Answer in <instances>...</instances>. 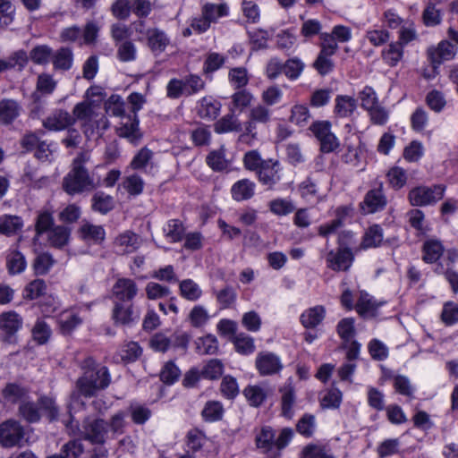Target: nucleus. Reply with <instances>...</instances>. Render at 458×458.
<instances>
[{
    "mask_svg": "<svg viewBox=\"0 0 458 458\" xmlns=\"http://www.w3.org/2000/svg\"><path fill=\"white\" fill-rule=\"evenodd\" d=\"M255 185L249 180H242L236 182L233 189V197L236 200H244L253 196Z\"/></svg>",
    "mask_w": 458,
    "mask_h": 458,
    "instance_id": "obj_43",
    "label": "nucleus"
},
{
    "mask_svg": "<svg viewBox=\"0 0 458 458\" xmlns=\"http://www.w3.org/2000/svg\"><path fill=\"white\" fill-rule=\"evenodd\" d=\"M53 214L54 211L51 208H45L38 211L35 223L36 234L33 239L34 242L38 241L40 235L46 233L55 226Z\"/></svg>",
    "mask_w": 458,
    "mask_h": 458,
    "instance_id": "obj_25",
    "label": "nucleus"
},
{
    "mask_svg": "<svg viewBox=\"0 0 458 458\" xmlns=\"http://www.w3.org/2000/svg\"><path fill=\"white\" fill-rule=\"evenodd\" d=\"M116 55L121 62H132L137 57L136 46L131 41L125 40L118 46Z\"/></svg>",
    "mask_w": 458,
    "mask_h": 458,
    "instance_id": "obj_54",
    "label": "nucleus"
},
{
    "mask_svg": "<svg viewBox=\"0 0 458 458\" xmlns=\"http://www.w3.org/2000/svg\"><path fill=\"white\" fill-rule=\"evenodd\" d=\"M389 185L395 189L403 188L407 182V174L404 169L399 166L390 168L386 174Z\"/></svg>",
    "mask_w": 458,
    "mask_h": 458,
    "instance_id": "obj_52",
    "label": "nucleus"
},
{
    "mask_svg": "<svg viewBox=\"0 0 458 458\" xmlns=\"http://www.w3.org/2000/svg\"><path fill=\"white\" fill-rule=\"evenodd\" d=\"M23 226L22 219L18 216L5 215L0 216V233L13 235Z\"/></svg>",
    "mask_w": 458,
    "mask_h": 458,
    "instance_id": "obj_34",
    "label": "nucleus"
},
{
    "mask_svg": "<svg viewBox=\"0 0 458 458\" xmlns=\"http://www.w3.org/2000/svg\"><path fill=\"white\" fill-rule=\"evenodd\" d=\"M256 369L262 376L273 375L283 369L281 359L270 352H261L256 357Z\"/></svg>",
    "mask_w": 458,
    "mask_h": 458,
    "instance_id": "obj_7",
    "label": "nucleus"
},
{
    "mask_svg": "<svg viewBox=\"0 0 458 458\" xmlns=\"http://www.w3.org/2000/svg\"><path fill=\"white\" fill-rule=\"evenodd\" d=\"M280 165L277 161L267 160L258 171L259 181L269 187L280 181Z\"/></svg>",
    "mask_w": 458,
    "mask_h": 458,
    "instance_id": "obj_16",
    "label": "nucleus"
},
{
    "mask_svg": "<svg viewBox=\"0 0 458 458\" xmlns=\"http://www.w3.org/2000/svg\"><path fill=\"white\" fill-rule=\"evenodd\" d=\"M18 414L29 423L39 421L40 412L38 403H35L33 402L25 401L24 399L19 405Z\"/></svg>",
    "mask_w": 458,
    "mask_h": 458,
    "instance_id": "obj_33",
    "label": "nucleus"
},
{
    "mask_svg": "<svg viewBox=\"0 0 458 458\" xmlns=\"http://www.w3.org/2000/svg\"><path fill=\"white\" fill-rule=\"evenodd\" d=\"M226 150L223 147L218 150L212 151L207 157L208 165L215 171H221L227 165V160L225 159Z\"/></svg>",
    "mask_w": 458,
    "mask_h": 458,
    "instance_id": "obj_58",
    "label": "nucleus"
},
{
    "mask_svg": "<svg viewBox=\"0 0 458 458\" xmlns=\"http://www.w3.org/2000/svg\"><path fill=\"white\" fill-rule=\"evenodd\" d=\"M6 267L11 275L22 273L27 267L25 256L17 250H10L6 257Z\"/></svg>",
    "mask_w": 458,
    "mask_h": 458,
    "instance_id": "obj_29",
    "label": "nucleus"
},
{
    "mask_svg": "<svg viewBox=\"0 0 458 458\" xmlns=\"http://www.w3.org/2000/svg\"><path fill=\"white\" fill-rule=\"evenodd\" d=\"M281 396V414L287 419H292L294 415V405L296 403V394L293 386L291 385L284 386L280 390Z\"/></svg>",
    "mask_w": 458,
    "mask_h": 458,
    "instance_id": "obj_24",
    "label": "nucleus"
},
{
    "mask_svg": "<svg viewBox=\"0 0 458 458\" xmlns=\"http://www.w3.org/2000/svg\"><path fill=\"white\" fill-rule=\"evenodd\" d=\"M357 108V101L348 95H337L335 98L334 113L339 117L351 116Z\"/></svg>",
    "mask_w": 458,
    "mask_h": 458,
    "instance_id": "obj_22",
    "label": "nucleus"
},
{
    "mask_svg": "<svg viewBox=\"0 0 458 458\" xmlns=\"http://www.w3.org/2000/svg\"><path fill=\"white\" fill-rule=\"evenodd\" d=\"M114 207L113 198L104 192H97L92 197V209L101 214H106Z\"/></svg>",
    "mask_w": 458,
    "mask_h": 458,
    "instance_id": "obj_49",
    "label": "nucleus"
},
{
    "mask_svg": "<svg viewBox=\"0 0 458 458\" xmlns=\"http://www.w3.org/2000/svg\"><path fill=\"white\" fill-rule=\"evenodd\" d=\"M244 395L253 406L260 405L267 395V389L261 386H249L244 389Z\"/></svg>",
    "mask_w": 458,
    "mask_h": 458,
    "instance_id": "obj_44",
    "label": "nucleus"
},
{
    "mask_svg": "<svg viewBox=\"0 0 458 458\" xmlns=\"http://www.w3.org/2000/svg\"><path fill=\"white\" fill-rule=\"evenodd\" d=\"M72 113V117L75 121L91 122L96 117L93 105L89 101L78 103L74 106Z\"/></svg>",
    "mask_w": 458,
    "mask_h": 458,
    "instance_id": "obj_48",
    "label": "nucleus"
},
{
    "mask_svg": "<svg viewBox=\"0 0 458 458\" xmlns=\"http://www.w3.org/2000/svg\"><path fill=\"white\" fill-rule=\"evenodd\" d=\"M304 66L301 59L294 57L287 60L284 64L283 72L289 80L295 81L301 76Z\"/></svg>",
    "mask_w": 458,
    "mask_h": 458,
    "instance_id": "obj_53",
    "label": "nucleus"
},
{
    "mask_svg": "<svg viewBox=\"0 0 458 458\" xmlns=\"http://www.w3.org/2000/svg\"><path fill=\"white\" fill-rule=\"evenodd\" d=\"M22 318L15 311H6L0 314V331L4 342L13 344L16 334L22 327Z\"/></svg>",
    "mask_w": 458,
    "mask_h": 458,
    "instance_id": "obj_6",
    "label": "nucleus"
},
{
    "mask_svg": "<svg viewBox=\"0 0 458 458\" xmlns=\"http://www.w3.org/2000/svg\"><path fill=\"white\" fill-rule=\"evenodd\" d=\"M383 231L380 226L375 225L365 232L360 249L366 250L378 247L383 242Z\"/></svg>",
    "mask_w": 458,
    "mask_h": 458,
    "instance_id": "obj_32",
    "label": "nucleus"
},
{
    "mask_svg": "<svg viewBox=\"0 0 458 458\" xmlns=\"http://www.w3.org/2000/svg\"><path fill=\"white\" fill-rule=\"evenodd\" d=\"M256 445L264 454H268L271 458H276L279 453L273 451L275 447V433L270 427H263L256 437Z\"/></svg>",
    "mask_w": 458,
    "mask_h": 458,
    "instance_id": "obj_18",
    "label": "nucleus"
},
{
    "mask_svg": "<svg viewBox=\"0 0 458 458\" xmlns=\"http://www.w3.org/2000/svg\"><path fill=\"white\" fill-rule=\"evenodd\" d=\"M342 399L343 394L338 388H330L321 394L319 403L323 409H337Z\"/></svg>",
    "mask_w": 458,
    "mask_h": 458,
    "instance_id": "obj_36",
    "label": "nucleus"
},
{
    "mask_svg": "<svg viewBox=\"0 0 458 458\" xmlns=\"http://www.w3.org/2000/svg\"><path fill=\"white\" fill-rule=\"evenodd\" d=\"M47 233V245L55 249H62L70 242L71 229L64 225H55Z\"/></svg>",
    "mask_w": 458,
    "mask_h": 458,
    "instance_id": "obj_19",
    "label": "nucleus"
},
{
    "mask_svg": "<svg viewBox=\"0 0 458 458\" xmlns=\"http://www.w3.org/2000/svg\"><path fill=\"white\" fill-rule=\"evenodd\" d=\"M24 436V427L15 420H7L0 424V445L4 448L22 446Z\"/></svg>",
    "mask_w": 458,
    "mask_h": 458,
    "instance_id": "obj_4",
    "label": "nucleus"
},
{
    "mask_svg": "<svg viewBox=\"0 0 458 458\" xmlns=\"http://www.w3.org/2000/svg\"><path fill=\"white\" fill-rule=\"evenodd\" d=\"M114 247L122 254H128L136 251L140 246L139 235L131 231H125L119 234L114 242Z\"/></svg>",
    "mask_w": 458,
    "mask_h": 458,
    "instance_id": "obj_15",
    "label": "nucleus"
},
{
    "mask_svg": "<svg viewBox=\"0 0 458 458\" xmlns=\"http://www.w3.org/2000/svg\"><path fill=\"white\" fill-rule=\"evenodd\" d=\"M51 60L55 70L67 71L72 66V51L68 47H62L55 53H52Z\"/></svg>",
    "mask_w": 458,
    "mask_h": 458,
    "instance_id": "obj_28",
    "label": "nucleus"
},
{
    "mask_svg": "<svg viewBox=\"0 0 458 458\" xmlns=\"http://www.w3.org/2000/svg\"><path fill=\"white\" fill-rule=\"evenodd\" d=\"M79 435L94 445H104L108 438V425L103 419L87 417L82 421L81 429L75 426Z\"/></svg>",
    "mask_w": 458,
    "mask_h": 458,
    "instance_id": "obj_3",
    "label": "nucleus"
},
{
    "mask_svg": "<svg viewBox=\"0 0 458 458\" xmlns=\"http://www.w3.org/2000/svg\"><path fill=\"white\" fill-rule=\"evenodd\" d=\"M345 244L344 237H342L338 251H331L327 256L328 267L333 270L345 271L350 268L353 262V254L351 250L343 249Z\"/></svg>",
    "mask_w": 458,
    "mask_h": 458,
    "instance_id": "obj_8",
    "label": "nucleus"
},
{
    "mask_svg": "<svg viewBox=\"0 0 458 458\" xmlns=\"http://www.w3.org/2000/svg\"><path fill=\"white\" fill-rule=\"evenodd\" d=\"M139 318L140 313L133 311L131 304L124 306L121 302H115L113 310V318L116 324L128 325Z\"/></svg>",
    "mask_w": 458,
    "mask_h": 458,
    "instance_id": "obj_23",
    "label": "nucleus"
},
{
    "mask_svg": "<svg viewBox=\"0 0 458 458\" xmlns=\"http://www.w3.org/2000/svg\"><path fill=\"white\" fill-rule=\"evenodd\" d=\"M30 57L37 64H45L52 57V49L47 45L37 46L31 49Z\"/></svg>",
    "mask_w": 458,
    "mask_h": 458,
    "instance_id": "obj_59",
    "label": "nucleus"
},
{
    "mask_svg": "<svg viewBox=\"0 0 458 458\" xmlns=\"http://www.w3.org/2000/svg\"><path fill=\"white\" fill-rule=\"evenodd\" d=\"M403 55V49L401 43L394 42L388 45L382 52V57L386 64L395 66Z\"/></svg>",
    "mask_w": 458,
    "mask_h": 458,
    "instance_id": "obj_40",
    "label": "nucleus"
},
{
    "mask_svg": "<svg viewBox=\"0 0 458 458\" xmlns=\"http://www.w3.org/2000/svg\"><path fill=\"white\" fill-rule=\"evenodd\" d=\"M310 118L309 108L302 104H296L292 107L290 121L297 126H305Z\"/></svg>",
    "mask_w": 458,
    "mask_h": 458,
    "instance_id": "obj_47",
    "label": "nucleus"
},
{
    "mask_svg": "<svg viewBox=\"0 0 458 458\" xmlns=\"http://www.w3.org/2000/svg\"><path fill=\"white\" fill-rule=\"evenodd\" d=\"M226 4H206L202 8V15L209 20V21L214 22L218 18L226 15Z\"/></svg>",
    "mask_w": 458,
    "mask_h": 458,
    "instance_id": "obj_60",
    "label": "nucleus"
},
{
    "mask_svg": "<svg viewBox=\"0 0 458 458\" xmlns=\"http://www.w3.org/2000/svg\"><path fill=\"white\" fill-rule=\"evenodd\" d=\"M224 411V408L219 402L209 401L205 404L201 416L204 420L212 422L221 420Z\"/></svg>",
    "mask_w": 458,
    "mask_h": 458,
    "instance_id": "obj_45",
    "label": "nucleus"
},
{
    "mask_svg": "<svg viewBox=\"0 0 458 458\" xmlns=\"http://www.w3.org/2000/svg\"><path fill=\"white\" fill-rule=\"evenodd\" d=\"M55 264L52 255L47 252L38 254L32 264L34 273L37 276H43L49 272Z\"/></svg>",
    "mask_w": 458,
    "mask_h": 458,
    "instance_id": "obj_46",
    "label": "nucleus"
},
{
    "mask_svg": "<svg viewBox=\"0 0 458 458\" xmlns=\"http://www.w3.org/2000/svg\"><path fill=\"white\" fill-rule=\"evenodd\" d=\"M189 321L194 327H200L207 324L210 316L208 314L207 310L202 306H195L191 310Z\"/></svg>",
    "mask_w": 458,
    "mask_h": 458,
    "instance_id": "obj_63",
    "label": "nucleus"
},
{
    "mask_svg": "<svg viewBox=\"0 0 458 458\" xmlns=\"http://www.w3.org/2000/svg\"><path fill=\"white\" fill-rule=\"evenodd\" d=\"M336 332L344 344L351 342L355 335V320L352 318L341 319L336 326Z\"/></svg>",
    "mask_w": 458,
    "mask_h": 458,
    "instance_id": "obj_41",
    "label": "nucleus"
},
{
    "mask_svg": "<svg viewBox=\"0 0 458 458\" xmlns=\"http://www.w3.org/2000/svg\"><path fill=\"white\" fill-rule=\"evenodd\" d=\"M79 237L89 244H100L106 238V231L102 225L82 221L78 231Z\"/></svg>",
    "mask_w": 458,
    "mask_h": 458,
    "instance_id": "obj_10",
    "label": "nucleus"
},
{
    "mask_svg": "<svg viewBox=\"0 0 458 458\" xmlns=\"http://www.w3.org/2000/svg\"><path fill=\"white\" fill-rule=\"evenodd\" d=\"M221 105L212 98H203L198 107V114L202 118L214 119L220 111Z\"/></svg>",
    "mask_w": 458,
    "mask_h": 458,
    "instance_id": "obj_35",
    "label": "nucleus"
},
{
    "mask_svg": "<svg viewBox=\"0 0 458 458\" xmlns=\"http://www.w3.org/2000/svg\"><path fill=\"white\" fill-rule=\"evenodd\" d=\"M352 38V30L349 27L337 25L335 26L331 34H322L323 44L334 43L332 40L344 43Z\"/></svg>",
    "mask_w": 458,
    "mask_h": 458,
    "instance_id": "obj_39",
    "label": "nucleus"
},
{
    "mask_svg": "<svg viewBox=\"0 0 458 458\" xmlns=\"http://www.w3.org/2000/svg\"><path fill=\"white\" fill-rule=\"evenodd\" d=\"M21 107L13 99L4 98L0 101V124H11L21 113Z\"/></svg>",
    "mask_w": 458,
    "mask_h": 458,
    "instance_id": "obj_20",
    "label": "nucleus"
},
{
    "mask_svg": "<svg viewBox=\"0 0 458 458\" xmlns=\"http://www.w3.org/2000/svg\"><path fill=\"white\" fill-rule=\"evenodd\" d=\"M81 323L82 319L72 311H64L58 318V324L63 334H70Z\"/></svg>",
    "mask_w": 458,
    "mask_h": 458,
    "instance_id": "obj_37",
    "label": "nucleus"
},
{
    "mask_svg": "<svg viewBox=\"0 0 458 458\" xmlns=\"http://www.w3.org/2000/svg\"><path fill=\"white\" fill-rule=\"evenodd\" d=\"M233 344L236 352L242 355L251 354L255 351L254 339L245 333L236 335L233 339Z\"/></svg>",
    "mask_w": 458,
    "mask_h": 458,
    "instance_id": "obj_38",
    "label": "nucleus"
},
{
    "mask_svg": "<svg viewBox=\"0 0 458 458\" xmlns=\"http://www.w3.org/2000/svg\"><path fill=\"white\" fill-rule=\"evenodd\" d=\"M424 155V147L421 142L413 140L404 148L403 157L408 162H416Z\"/></svg>",
    "mask_w": 458,
    "mask_h": 458,
    "instance_id": "obj_64",
    "label": "nucleus"
},
{
    "mask_svg": "<svg viewBox=\"0 0 458 458\" xmlns=\"http://www.w3.org/2000/svg\"><path fill=\"white\" fill-rule=\"evenodd\" d=\"M125 418L126 413L123 411L114 413L107 422L108 432L110 431L113 436L123 434L126 425Z\"/></svg>",
    "mask_w": 458,
    "mask_h": 458,
    "instance_id": "obj_62",
    "label": "nucleus"
},
{
    "mask_svg": "<svg viewBox=\"0 0 458 458\" xmlns=\"http://www.w3.org/2000/svg\"><path fill=\"white\" fill-rule=\"evenodd\" d=\"M359 290L356 286H349L345 281L342 284V294L340 302L343 308L347 310H356V302L359 299Z\"/></svg>",
    "mask_w": 458,
    "mask_h": 458,
    "instance_id": "obj_31",
    "label": "nucleus"
},
{
    "mask_svg": "<svg viewBox=\"0 0 458 458\" xmlns=\"http://www.w3.org/2000/svg\"><path fill=\"white\" fill-rule=\"evenodd\" d=\"M47 285L42 279H35L29 283L23 290V297L28 300H34L46 293Z\"/></svg>",
    "mask_w": 458,
    "mask_h": 458,
    "instance_id": "obj_55",
    "label": "nucleus"
},
{
    "mask_svg": "<svg viewBox=\"0 0 458 458\" xmlns=\"http://www.w3.org/2000/svg\"><path fill=\"white\" fill-rule=\"evenodd\" d=\"M165 236L173 242H179L182 239L184 228L182 224L176 219L170 220L164 228Z\"/></svg>",
    "mask_w": 458,
    "mask_h": 458,
    "instance_id": "obj_61",
    "label": "nucleus"
},
{
    "mask_svg": "<svg viewBox=\"0 0 458 458\" xmlns=\"http://www.w3.org/2000/svg\"><path fill=\"white\" fill-rule=\"evenodd\" d=\"M147 46L156 55L165 52L170 45V38L158 28H149L145 31Z\"/></svg>",
    "mask_w": 458,
    "mask_h": 458,
    "instance_id": "obj_9",
    "label": "nucleus"
},
{
    "mask_svg": "<svg viewBox=\"0 0 458 458\" xmlns=\"http://www.w3.org/2000/svg\"><path fill=\"white\" fill-rule=\"evenodd\" d=\"M359 99L363 109L368 111L379 104L378 97L371 87L366 86L359 92Z\"/></svg>",
    "mask_w": 458,
    "mask_h": 458,
    "instance_id": "obj_56",
    "label": "nucleus"
},
{
    "mask_svg": "<svg viewBox=\"0 0 458 458\" xmlns=\"http://www.w3.org/2000/svg\"><path fill=\"white\" fill-rule=\"evenodd\" d=\"M316 417L310 413L303 414L296 425L297 431L306 437H311L316 431Z\"/></svg>",
    "mask_w": 458,
    "mask_h": 458,
    "instance_id": "obj_51",
    "label": "nucleus"
},
{
    "mask_svg": "<svg viewBox=\"0 0 458 458\" xmlns=\"http://www.w3.org/2000/svg\"><path fill=\"white\" fill-rule=\"evenodd\" d=\"M85 370L76 382V388L81 395L92 397L104 390L110 384V375L106 367H97L91 358L85 360Z\"/></svg>",
    "mask_w": 458,
    "mask_h": 458,
    "instance_id": "obj_1",
    "label": "nucleus"
},
{
    "mask_svg": "<svg viewBox=\"0 0 458 458\" xmlns=\"http://www.w3.org/2000/svg\"><path fill=\"white\" fill-rule=\"evenodd\" d=\"M327 310L322 305L306 309L300 316L301 324L307 329H312L322 324Z\"/></svg>",
    "mask_w": 458,
    "mask_h": 458,
    "instance_id": "obj_14",
    "label": "nucleus"
},
{
    "mask_svg": "<svg viewBox=\"0 0 458 458\" xmlns=\"http://www.w3.org/2000/svg\"><path fill=\"white\" fill-rule=\"evenodd\" d=\"M444 193L442 185L418 186L410 191L408 198L412 206L422 207L435 204L444 197Z\"/></svg>",
    "mask_w": 458,
    "mask_h": 458,
    "instance_id": "obj_5",
    "label": "nucleus"
},
{
    "mask_svg": "<svg viewBox=\"0 0 458 458\" xmlns=\"http://www.w3.org/2000/svg\"><path fill=\"white\" fill-rule=\"evenodd\" d=\"M381 305V302H377L369 293L361 291L359 293V299L356 302V311L363 318H372L377 315Z\"/></svg>",
    "mask_w": 458,
    "mask_h": 458,
    "instance_id": "obj_17",
    "label": "nucleus"
},
{
    "mask_svg": "<svg viewBox=\"0 0 458 458\" xmlns=\"http://www.w3.org/2000/svg\"><path fill=\"white\" fill-rule=\"evenodd\" d=\"M336 43L322 44L321 51L314 63L316 70L321 75L327 74L332 71L334 64L331 60V56L336 52Z\"/></svg>",
    "mask_w": 458,
    "mask_h": 458,
    "instance_id": "obj_13",
    "label": "nucleus"
},
{
    "mask_svg": "<svg viewBox=\"0 0 458 458\" xmlns=\"http://www.w3.org/2000/svg\"><path fill=\"white\" fill-rule=\"evenodd\" d=\"M98 185L86 167H72L63 179V189L69 195L89 192Z\"/></svg>",
    "mask_w": 458,
    "mask_h": 458,
    "instance_id": "obj_2",
    "label": "nucleus"
},
{
    "mask_svg": "<svg viewBox=\"0 0 458 458\" xmlns=\"http://www.w3.org/2000/svg\"><path fill=\"white\" fill-rule=\"evenodd\" d=\"M181 295L190 301H196L201 295L199 286L191 279L183 280L180 283Z\"/></svg>",
    "mask_w": 458,
    "mask_h": 458,
    "instance_id": "obj_57",
    "label": "nucleus"
},
{
    "mask_svg": "<svg viewBox=\"0 0 458 458\" xmlns=\"http://www.w3.org/2000/svg\"><path fill=\"white\" fill-rule=\"evenodd\" d=\"M75 119L65 110L58 109L50 114L43 126L49 131H63L73 125Z\"/></svg>",
    "mask_w": 458,
    "mask_h": 458,
    "instance_id": "obj_12",
    "label": "nucleus"
},
{
    "mask_svg": "<svg viewBox=\"0 0 458 458\" xmlns=\"http://www.w3.org/2000/svg\"><path fill=\"white\" fill-rule=\"evenodd\" d=\"M117 132L120 137L126 138L131 142H137L141 137L139 131L138 115L128 116L127 121L122 123L117 128Z\"/></svg>",
    "mask_w": 458,
    "mask_h": 458,
    "instance_id": "obj_26",
    "label": "nucleus"
},
{
    "mask_svg": "<svg viewBox=\"0 0 458 458\" xmlns=\"http://www.w3.org/2000/svg\"><path fill=\"white\" fill-rule=\"evenodd\" d=\"M352 213V209L347 207L339 208L336 212L337 218L334 220L331 224L325 225L320 226L319 233L327 236L334 232L341 225L342 222L344 220L345 216H349Z\"/></svg>",
    "mask_w": 458,
    "mask_h": 458,
    "instance_id": "obj_50",
    "label": "nucleus"
},
{
    "mask_svg": "<svg viewBox=\"0 0 458 458\" xmlns=\"http://www.w3.org/2000/svg\"><path fill=\"white\" fill-rule=\"evenodd\" d=\"M386 204V198L380 190L369 191L361 205L365 214H371L381 210Z\"/></svg>",
    "mask_w": 458,
    "mask_h": 458,
    "instance_id": "obj_21",
    "label": "nucleus"
},
{
    "mask_svg": "<svg viewBox=\"0 0 458 458\" xmlns=\"http://www.w3.org/2000/svg\"><path fill=\"white\" fill-rule=\"evenodd\" d=\"M29 391L17 383H7L2 390L3 398L9 403H17L26 399Z\"/></svg>",
    "mask_w": 458,
    "mask_h": 458,
    "instance_id": "obj_27",
    "label": "nucleus"
},
{
    "mask_svg": "<svg viewBox=\"0 0 458 458\" xmlns=\"http://www.w3.org/2000/svg\"><path fill=\"white\" fill-rule=\"evenodd\" d=\"M138 293L136 283L130 278H119L112 288L113 296L119 301H130Z\"/></svg>",
    "mask_w": 458,
    "mask_h": 458,
    "instance_id": "obj_11",
    "label": "nucleus"
},
{
    "mask_svg": "<svg viewBox=\"0 0 458 458\" xmlns=\"http://www.w3.org/2000/svg\"><path fill=\"white\" fill-rule=\"evenodd\" d=\"M423 259L428 263L437 261L443 254L444 247L439 241L428 240L424 243Z\"/></svg>",
    "mask_w": 458,
    "mask_h": 458,
    "instance_id": "obj_42",
    "label": "nucleus"
},
{
    "mask_svg": "<svg viewBox=\"0 0 458 458\" xmlns=\"http://www.w3.org/2000/svg\"><path fill=\"white\" fill-rule=\"evenodd\" d=\"M455 55V47L448 41H442L434 50H429V56L434 64L451 60Z\"/></svg>",
    "mask_w": 458,
    "mask_h": 458,
    "instance_id": "obj_30",
    "label": "nucleus"
}]
</instances>
